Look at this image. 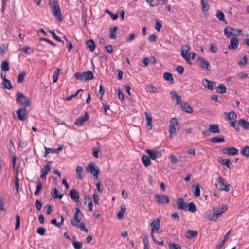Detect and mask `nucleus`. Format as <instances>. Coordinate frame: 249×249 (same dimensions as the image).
Masks as SVG:
<instances>
[{
  "instance_id": "49",
  "label": "nucleus",
  "mask_w": 249,
  "mask_h": 249,
  "mask_svg": "<svg viewBox=\"0 0 249 249\" xmlns=\"http://www.w3.org/2000/svg\"><path fill=\"white\" fill-rule=\"evenodd\" d=\"M61 70L60 68H57L55 71H54L53 76V81L54 83H55L57 81L58 79V75Z\"/></svg>"
},
{
  "instance_id": "19",
  "label": "nucleus",
  "mask_w": 249,
  "mask_h": 249,
  "mask_svg": "<svg viewBox=\"0 0 249 249\" xmlns=\"http://www.w3.org/2000/svg\"><path fill=\"white\" fill-rule=\"evenodd\" d=\"M239 40L236 37H232L230 40V44L228 47L230 49H236L239 45Z\"/></svg>"
},
{
  "instance_id": "18",
  "label": "nucleus",
  "mask_w": 249,
  "mask_h": 249,
  "mask_svg": "<svg viewBox=\"0 0 249 249\" xmlns=\"http://www.w3.org/2000/svg\"><path fill=\"white\" fill-rule=\"evenodd\" d=\"M27 113V110L25 108H20L17 111L18 117L21 121L25 120V115Z\"/></svg>"
},
{
  "instance_id": "62",
  "label": "nucleus",
  "mask_w": 249,
  "mask_h": 249,
  "mask_svg": "<svg viewBox=\"0 0 249 249\" xmlns=\"http://www.w3.org/2000/svg\"><path fill=\"white\" fill-rule=\"evenodd\" d=\"M50 171V165L48 164L45 165L43 168L41 169V172H44L45 174H48Z\"/></svg>"
},
{
  "instance_id": "39",
  "label": "nucleus",
  "mask_w": 249,
  "mask_h": 249,
  "mask_svg": "<svg viewBox=\"0 0 249 249\" xmlns=\"http://www.w3.org/2000/svg\"><path fill=\"white\" fill-rule=\"evenodd\" d=\"M239 124L243 128L246 130H249V126L248 122L245 120L241 119L239 120Z\"/></svg>"
},
{
  "instance_id": "24",
  "label": "nucleus",
  "mask_w": 249,
  "mask_h": 249,
  "mask_svg": "<svg viewBox=\"0 0 249 249\" xmlns=\"http://www.w3.org/2000/svg\"><path fill=\"white\" fill-rule=\"evenodd\" d=\"M158 157H142V160L145 166L147 167L151 165V160L150 158L153 160H156Z\"/></svg>"
},
{
  "instance_id": "28",
  "label": "nucleus",
  "mask_w": 249,
  "mask_h": 249,
  "mask_svg": "<svg viewBox=\"0 0 249 249\" xmlns=\"http://www.w3.org/2000/svg\"><path fill=\"white\" fill-rule=\"evenodd\" d=\"M209 128L211 132L213 133H219L220 132L219 125L217 124L209 125Z\"/></svg>"
},
{
  "instance_id": "34",
  "label": "nucleus",
  "mask_w": 249,
  "mask_h": 249,
  "mask_svg": "<svg viewBox=\"0 0 249 249\" xmlns=\"http://www.w3.org/2000/svg\"><path fill=\"white\" fill-rule=\"evenodd\" d=\"M216 91L218 93L220 94H224L226 92L227 88L223 84H221L219 86L215 88Z\"/></svg>"
},
{
  "instance_id": "61",
  "label": "nucleus",
  "mask_w": 249,
  "mask_h": 249,
  "mask_svg": "<svg viewBox=\"0 0 249 249\" xmlns=\"http://www.w3.org/2000/svg\"><path fill=\"white\" fill-rule=\"evenodd\" d=\"M48 32H49L50 33H51L53 36L55 38V39H56L57 41H59V42H62V40L61 39V38L58 37L55 34V33L53 31H52V30H48Z\"/></svg>"
},
{
  "instance_id": "40",
  "label": "nucleus",
  "mask_w": 249,
  "mask_h": 249,
  "mask_svg": "<svg viewBox=\"0 0 249 249\" xmlns=\"http://www.w3.org/2000/svg\"><path fill=\"white\" fill-rule=\"evenodd\" d=\"M3 85L4 87L7 89H11L12 85L10 80L6 78V74L4 75L3 78Z\"/></svg>"
},
{
  "instance_id": "48",
  "label": "nucleus",
  "mask_w": 249,
  "mask_h": 249,
  "mask_svg": "<svg viewBox=\"0 0 249 249\" xmlns=\"http://www.w3.org/2000/svg\"><path fill=\"white\" fill-rule=\"evenodd\" d=\"M218 161L222 165H225L227 167H228V168H229L230 160L229 159H222L220 158L219 159H218Z\"/></svg>"
},
{
  "instance_id": "38",
  "label": "nucleus",
  "mask_w": 249,
  "mask_h": 249,
  "mask_svg": "<svg viewBox=\"0 0 249 249\" xmlns=\"http://www.w3.org/2000/svg\"><path fill=\"white\" fill-rule=\"evenodd\" d=\"M235 31V29L234 28L226 27L224 29V33L228 37H230L232 35H234V33H233L232 31Z\"/></svg>"
},
{
  "instance_id": "4",
  "label": "nucleus",
  "mask_w": 249,
  "mask_h": 249,
  "mask_svg": "<svg viewBox=\"0 0 249 249\" xmlns=\"http://www.w3.org/2000/svg\"><path fill=\"white\" fill-rule=\"evenodd\" d=\"M215 186L219 190H224L226 192H229L230 190V184H226L225 180L221 177H219L217 179L215 183Z\"/></svg>"
},
{
  "instance_id": "13",
  "label": "nucleus",
  "mask_w": 249,
  "mask_h": 249,
  "mask_svg": "<svg viewBox=\"0 0 249 249\" xmlns=\"http://www.w3.org/2000/svg\"><path fill=\"white\" fill-rule=\"evenodd\" d=\"M89 119V115L87 112H85L84 116H82L78 118L74 122V124L77 126H81L84 123L88 121Z\"/></svg>"
},
{
  "instance_id": "7",
  "label": "nucleus",
  "mask_w": 249,
  "mask_h": 249,
  "mask_svg": "<svg viewBox=\"0 0 249 249\" xmlns=\"http://www.w3.org/2000/svg\"><path fill=\"white\" fill-rule=\"evenodd\" d=\"M220 152L221 154H226L228 155H234L238 154V149L234 147H228L224 148L220 150Z\"/></svg>"
},
{
  "instance_id": "2",
  "label": "nucleus",
  "mask_w": 249,
  "mask_h": 249,
  "mask_svg": "<svg viewBox=\"0 0 249 249\" xmlns=\"http://www.w3.org/2000/svg\"><path fill=\"white\" fill-rule=\"evenodd\" d=\"M75 78L80 81L91 80L94 78V74L91 71H88L82 73L76 72L74 75Z\"/></svg>"
},
{
  "instance_id": "53",
  "label": "nucleus",
  "mask_w": 249,
  "mask_h": 249,
  "mask_svg": "<svg viewBox=\"0 0 249 249\" xmlns=\"http://www.w3.org/2000/svg\"><path fill=\"white\" fill-rule=\"evenodd\" d=\"M241 154L243 156H249V146H247L241 150Z\"/></svg>"
},
{
  "instance_id": "63",
  "label": "nucleus",
  "mask_w": 249,
  "mask_h": 249,
  "mask_svg": "<svg viewBox=\"0 0 249 249\" xmlns=\"http://www.w3.org/2000/svg\"><path fill=\"white\" fill-rule=\"evenodd\" d=\"M93 197L94 202L95 204H99V201L100 199H99V195H98V194L96 192H95L93 194Z\"/></svg>"
},
{
  "instance_id": "20",
  "label": "nucleus",
  "mask_w": 249,
  "mask_h": 249,
  "mask_svg": "<svg viewBox=\"0 0 249 249\" xmlns=\"http://www.w3.org/2000/svg\"><path fill=\"white\" fill-rule=\"evenodd\" d=\"M205 217L209 220L211 221H215L216 220V217L215 215V213H214L213 210H209L206 211L205 213Z\"/></svg>"
},
{
  "instance_id": "64",
  "label": "nucleus",
  "mask_w": 249,
  "mask_h": 249,
  "mask_svg": "<svg viewBox=\"0 0 249 249\" xmlns=\"http://www.w3.org/2000/svg\"><path fill=\"white\" fill-rule=\"evenodd\" d=\"M46 230L43 227H39L37 230V233L41 235H44L45 233Z\"/></svg>"
},
{
  "instance_id": "14",
  "label": "nucleus",
  "mask_w": 249,
  "mask_h": 249,
  "mask_svg": "<svg viewBox=\"0 0 249 249\" xmlns=\"http://www.w3.org/2000/svg\"><path fill=\"white\" fill-rule=\"evenodd\" d=\"M176 208L178 210H183L187 211L186 203L184 202V199L182 197H179L176 200Z\"/></svg>"
},
{
  "instance_id": "5",
  "label": "nucleus",
  "mask_w": 249,
  "mask_h": 249,
  "mask_svg": "<svg viewBox=\"0 0 249 249\" xmlns=\"http://www.w3.org/2000/svg\"><path fill=\"white\" fill-rule=\"evenodd\" d=\"M178 124L177 119L173 118L170 120V135L169 137L172 139L176 135V130L177 127L178 129Z\"/></svg>"
},
{
  "instance_id": "22",
  "label": "nucleus",
  "mask_w": 249,
  "mask_h": 249,
  "mask_svg": "<svg viewBox=\"0 0 249 249\" xmlns=\"http://www.w3.org/2000/svg\"><path fill=\"white\" fill-rule=\"evenodd\" d=\"M71 225H72L73 226L79 227L82 231H85V232H88V230L87 228L86 227L84 223L82 222L79 225L73 219L71 220Z\"/></svg>"
},
{
  "instance_id": "23",
  "label": "nucleus",
  "mask_w": 249,
  "mask_h": 249,
  "mask_svg": "<svg viewBox=\"0 0 249 249\" xmlns=\"http://www.w3.org/2000/svg\"><path fill=\"white\" fill-rule=\"evenodd\" d=\"M146 151L148 154V156H162L164 154V149L162 150H152L146 149Z\"/></svg>"
},
{
  "instance_id": "56",
  "label": "nucleus",
  "mask_w": 249,
  "mask_h": 249,
  "mask_svg": "<svg viewBox=\"0 0 249 249\" xmlns=\"http://www.w3.org/2000/svg\"><path fill=\"white\" fill-rule=\"evenodd\" d=\"M15 189L16 190L17 192H18L19 188V179L18 176V173H17V176L15 177Z\"/></svg>"
},
{
  "instance_id": "3",
  "label": "nucleus",
  "mask_w": 249,
  "mask_h": 249,
  "mask_svg": "<svg viewBox=\"0 0 249 249\" xmlns=\"http://www.w3.org/2000/svg\"><path fill=\"white\" fill-rule=\"evenodd\" d=\"M16 101L17 103L23 106V108H25L30 106L31 104L30 99L20 92H18L17 93Z\"/></svg>"
},
{
  "instance_id": "15",
  "label": "nucleus",
  "mask_w": 249,
  "mask_h": 249,
  "mask_svg": "<svg viewBox=\"0 0 249 249\" xmlns=\"http://www.w3.org/2000/svg\"><path fill=\"white\" fill-rule=\"evenodd\" d=\"M202 85L205 88H207L208 89L213 90V87L215 86L216 82L214 81H211L208 80L207 79H204L202 80Z\"/></svg>"
},
{
  "instance_id": "12",
  "label": "nucleus",
  "mask_w": 249,
  "mask_h": 249,
  "mask_svg": "<svg viewBox=\"0 0 249 249\" xmlns=\"http://www.w3.org/2000/svg\"><path fill=\"white\" fill-rule=\"evenodd\" d=\"M228 205L226 204H222V207L219 209L215 208H213V211L216 217V219L219 217L224 212L228 209Z\"/></svg>"
},
{
  "instance_id": "21",
  "label": "nucleus",
  "mask_w": 249,
  "mask_h": 249,
  "mask_svg": "<svg viewBox=\"0 0 249 249\" xmlns=\"http://www.w3.org/2000/svg\"><path fill=\"white\" fill-rule=\"evenodd\" d=\"M170 94L171 95L172 99L173 101H176V104H179L181 103V97L177 94L176 91H172L170 92Z\"/></svg>"
},
{
  "instance_id": "35",
  "label": "nucleus",
  "mask_w": 249,
  "mask_h": 249,
  "mask_svg": "<svg viewBox=\"0 0 249 249\" xmlns=\"http://www.w3.org/2000/svg\"><path fill=\"white\" fill-rule=\"evenodd\" d=\"M192 188H194L193 193L195 197H197L200 196V186L199 184L193 185L192 186Z\"/></svg>"
},
{
  "instance_id": "54",
  "label": "nucleus",
  "mask_w": 249,
  "mask_h": 249,
  "mask_svg": "<svg viewBox=\"0 0 249 249\" xmlns=\"http://www.w3.org/2000/svg\"><path fill=\"white\" fill-rule=\"evenodd\" d=\"M16 222L15 225V230H17L20 227V216L17 215L16 217Z\"/></svg>"
},
{
  "instance_id": "51",
  "label": "nucleus",
  "mask_w": 249,
  "mask_h": 249,
  "mask_svg": "<svg viewBox=\"0 0 249 249\" xmlns=\"http://www.w3.org/2000/svg\"><path fill=\"white\" fill-rule=\"evenodd\" d=\"M42 188V183L41 182L40 180H39L37 182V185L36 186V190L35 192V195H37L39 194L40 191L41 190Z\"/></svg>"
},
{
  "instance_id": "31",
  "label": "nucleus",
  "mask_w": 249,
  "mask_h": 249,
  "mask_svg": "<svg viewBox=\"0 0 249 249\" xmlns=\"http://www.w3.org/2000/svg\"><path fill=\"white\" fill-rule=\"evenodd\" d=\"M225 140L224 137L216 136L212 138L210 141L213 143H221L225 142Z\"/></svg>"
},
{
  "instance_id": "6",
  "label": "nucleus",
  "mask_w": 249,
  "mask_h": 249,
  "mask_svg": "<svg viewBox=\"0 0 249 249\" xmlns=\"http://www.w3.org/2000/svg\"><path fill=\"white\" fill-rule=\"evenodd\" d=\"M197 62L198 65L203 69H206L207 71H210L211 65L210 63L203 57H199L197 59Z\"/></svg>"
},
{
  "instance_id": "50",
  "label": "nucleus",
  "mask_w": 249,
  "mask_h": 249,
  "mask_svg": "<svg viewBox=\"0 0 249 249\" xmlns=\"http://www.w3.org/2000/svg\"><path fill=\"white\" fill-rule=\"evenodd\" d=\"M1 67L2 70L3 71H7L9 70V64L6 61L2 62Z\"/></svg>"
},
{
  "instance_id": "1",
  "label": "nucleus",
  "mask_w": 249,
  "mask_h": 249,
  "mask_svg": "<svg viewBox=\"0 0 249 249\" xmlns=\"http://www.w3.org/2000/svg\"><path fill=\"white\" fill-rule=\"evenodd\" d=\"M49 5L53 15L57 18L58 20L61 21L62 13L57 1L56 0H49Z\"/></svg>"
},
{
  "instance_id": "16",
  "label": "nucleus",
  "mask_w": 249,
  "mask_h": 249,
  "mask_svg": "<svg viewBox=\"0 0 249 249\" xmlns=\"http://www.w3.org/2000/svg\"><path fill=\"white\" fill-rule=\"evenodd\" d=\"M70 197L75 202L78 203L79 201L80 196L75 189H72L69 192Z\"/></svg>"
},
{
  "instance_id": "37",
  "label": "nucleus",
  "mask_w": 249,
  "mask_h": 249,
  "mask_svg": "<svg viewBox=\"0 0 249 249\" xmlns=\"http://www.w3.org/2000/svg\"><path fill=\"white\" fill-rule=\"evenodd\" d=\"M144 114L146 117V120L147 121V125L149 126L150 127L149 128V130L152 129V117L149 115L147 112H145Z\"/></svg>"
},
{
  "instance_id": "26",
  "label": "nucleus",
  "mask_w": 249,
  "mask_h": 249,
  "mask_svg": "<svg viewBox=\"0 0 249 249\" xmlns=\"http://www.w3.org/2000/svg\"><path fill=\"white\" fill-rule=\"evenodd\" d=\"M181 107L184 111L187 113H191L193 111V107L186 102L183 103L181 105Z\"/></svg>"
},
{
  "instance_id": "8",
  "label": "nucleus",
  "mask_w": 249,
  "mask_h": 249,
  "mask_svg": "<svg viewBox=\"0 0 249 249\" xmlns=\"http://www.w3.org/2000/svg\"><path fill=\"white\" fill-rule=\"evenodd\" d=\"M190 48L187 45H183L181 49V55L182 57L188 62L190 63L191 53H188Z\"/></svg>"
},
{
  "instance_id": "46",
  "label": "nucleus",
  "mask_w": 249,
  "mask_h": 249,
  "mask_svg": "<svg viewBox=\"0 0 249 249\" xmlns=\"http://www.w3.org/2000/svg\"><path fill=\"white\" fill-rule=\"evenodd\" d=\"M76 173L78 175L77 178L79 179H82L83 178V176L82 173L83 172V168L81 166H77L76 169Z\"/></svg>"
},
{
  "instance_id": "29",
  "label": "nucleus",
  "mask_w": 249,
  "mask_h": 249,
  "mask_svg": "<svg viewBox=\"0 0 249 249\" xmlns=\"http://www.w3.org/2000/svg\"><path fill=\"white\" fill-rule=\"evenodd\" d=\"M216 16L220 21L224 22L225 24H227V21L225 19V15L223 12L219 10H217Z\"/></svg>"
},
{
  "instance_id": "57",
  "label": "nucleus",
  "mask_w": 249,
  "mask_h": 249,
  "mask_svg": "<svg viewBox=\"0 0 249 249\" xmlns=\"http://www.w3.org/2000/svg\"><path fill=\"white\" fill-rule=\"evenodd\" d=\"M237 114L233 111L230 112L228 113V117L227 119L229 120L235 119L237 117Z\"/></svg>"
},
{
  "instance_id": "41",
  "label": "nucleus",
  "mask_w": 249,
  "mask_h": 249,
  "mask_svg": "<svg viewBox=\"0 0 249 249\" xmlns=\"http://www.w3.org/2000/svg\"><path fill=\"white\" fill-rule=\"evenodd\" d=\"M163 77L166 81H170L171 83H174V78L172 74L169 72H165L163 74Z\"/></svg>"
},
{
  "instance_id": "45",
  "label": "nucleus",
  "mask_w": 249,
  "mask_h": 249,
  "mask_svg": "<svg viewBox=\"0 0 249 249\" xmlns=\"http://www.w3.org/2000/svg\"><path fill=\"white\" fill-rule=\"evenodd\" d=\"M25 75L26 73L24 71L20 73L18 76L17 82L21 83L24 80Z\"/></svg>"
},
{
  "instance_id": "9",
  "label": "nucleus",
  "mask_w": 249,
  "mask_h": 249,
  "mask_svg": "<svg viewBox=\"0 0 249 249\" xmlns=\"http://www.w3.org/2000/svg\"><path fill=\"white\" fill-rule=\"evenodd\" d=\"M155 198L156 199V202L159 204H166L169 202V197L164 194L155 195Z\"/></svg>"
},
{
  "instance_id": "52",
  "label": "nucleus",
  "mask_w": 249,
  "mask_h": 249,
  "mask_svg": "<svg viewBox=\"0 0 249 249\" xmlns=\"http://www.w3.org/2000/svg\"><path fill=\"white\" fill-rule=\"evenodd\" d=\"M248 62V58L246 56H244L242 59L238 62V64L240 66H245Z\"/></svg>"
},
{
  "instance_id": "59",
  "label": "nucleus",
  "mask_w": 249,
  "mask_h": 249,
  "mask_svg": "<svg viewBox=\"0 0 249 249\" xmlns=\"http://www.w3.org/2000/svg\"><path fill=\"white\" fill-rule=\"evenodd\" d=\"M118 98L122 101L124 100V94L120 89H118Z\"/></svg>"
},
{
  "instance_id": "32",
  "label": "nucleus",
  "mask_w": 249,
  "mask_h": 249,
  "mask_svg": "<svg viewBox=\"0 0 249 249\" xmlns=\"http://www.w3.org/2000/svg\"><path fill=\"white\" fill-rule=\"evenodd\" d=\"M126 210V206L125 205L123 204L121 206L120 211L117 214V217L119 219H122L124 217V213Z\"/></svg>"
},
{
  "instance_id": "55",
  "label": "nucleus",
  "mask_w": 249,
  "mask_h": 249,
  "mask_svg": "<svg viewBox=\"0 0 249 249\" xmlns=\"http://www.w3.org/2000/svg\"><path fill=\"white\" fill-rule=\"evenodd\" d=\"M72 244L75 249H81L82 247V243L73 241Z\"/></svg>"
},
{
  "instance_id": "43",
  "label": "nucleus",
  "mask_w": 249,
  "mask_h": 249,
  "mask_svg": "<svg viewBox=\"0 0 249 249\" xmlns=\"http://www.w3.org/2000/svg\"><path fill=\"white\" fill-rule=\"evenodd\" d=\"M168 247L169 249H181L179 244H175L171 241L168 243Z\"/></svg>"
},
{
  "instance_id": "10",
  "label": "nucleus",
  "mask_w": 249,
  "mask_h": 249,
  "mask_svg": "<svg viewBox=\"0 0 249 249\" xmlns=\"http://www.w3.org/2000/svg\"><path fill=\"white\" fill-rule=\"evenodd\" d=\"M87 170L92 174L93 176L98 178V175L100 173V170L98 168H95L94 163H90L87 167Z\"/></svg>"
},
{
  "instance_id": "25",
  "label": "nucleus",
  "mask_w": 249,
  "mask_h": 249,
  "mask_svg": "<svg viewBox=\"0 0 249 249\" xmlns=\"http://www.w3.org/2000/svg\"><path fill=\"white\" fill-rule=\"evenodd\" d=\"M75 209L76 211L74 214V220L77 222H80L82 220V217L83 216L82 213L80 209L76 207Z\"/></svg>"
},
{
  "instance_id": "44",
  "label": "nucleus",
  "mask_w": 249,
  "mask_h": 249,
  "mask_svg": "<svg viewBox=\"0 0 249 249\" xmlns=\"http://www.w3.org/2000/svg\"><path fill=\"white\" fill-rule=\"evenodd\" d=\"M230 124L231 127H233L236 130L238 131H240L239 122L237 123L236 121H231L230 122Z\"/></svg>"
},
{
  "instance_id": "30",
  "label": "nucleus",
  "mask_w": 249,
  "mask_h": 249,
  "mask_svg": "<svg viewBox=\"0 0 249 249\" xmlns=\"http://www.w3.org/2000/svg\"><path fill=\"white\" fill-rule=\"evenodd\" d=\"M86 44L87 48H89L90 51H93L96 47L95 43L93 39H90L87 41Z\"/></svg>"
},
{
  "instance_id": "33",
  "label": "nucleus",
  "mask_w": 249,
  "mask_h": 249,
  "mask_svg": "<svg viewBox=\"0 0 249 249\" xmlns=\"http://www.w3.org/2000/svg\"><path fill=\"white\" fill-rule=\"evenodd\" d=\"M118 30V27L117 26L114 27L113 28L110 27L109 28V31L111 33L110 35V38L112 39H114L116 38L117 37V30Z\"/></svg>"
},
{
  "instance_id": "42",
  "label": "nucleus",
  "mask_w": 249,
  "mask_h": 249,
  "mask_svg": "<svg viewBox=\"0 0 249 249\" xmlns=\"http://www.w3.org/2000/svg\"><path fill=\"white\" fill-rule=\"evenodd\" d=\"M201 3L202 4V11L204 12L208 11L209 8L208 0H201Z\"/></svg>"
},
{
  "instance_id": "36",
  "label": "nucleus",
  "mask_w": 249,
  "mask_h": 249,
  "mask_svg": "<svg viewBox=\"0 0 249 249\" xmlns=\"http://www.w3.org/2000/svg\"><path fill=\"white\" fill-rule=\"evenodd\" d=\"M186 206L187 207V211H189L192 213H194L196 211V206L193 202H191L188 204H186Z\"/></svg>"
},
{
  "instance_id": "27",
  "label": "nucleus",
  "mask_w": 249,
  "mask_h": 249,
  "mask_svg": "<svg viewBox=\"0 0 249 249\" xmlns=\"http://www.w3.org/2000/svg\"><path fill=\"white\" fill-rule=\"evenodd\" d=\"M198 235V232L197 231H193L191 230L187 231L186 232V237L188 239H193L195 237H196Z\"/></svg>"
},
{
  "instance_id": "47",
  "label": "nucleus",
  "mask_w": 249,
  "mask_h": 249,
  "mask_svg": "<svg viewBox=\"0 0 249 249\" xmlns=\"http://www.w3.org/2000/svg\"><path fill=\"white\" fill-rule=\"evenodd\" d=\"M146 90L150 93H155L157 91V88L152 85H147Z\"/></svg>"
},
{
  "instance_id": "17",
  "label": "nucleus",
  "mask_w": 249,
  "mask_h": 249,
  "mask_svg": "<svg viewBox=\"0 0 249 249\" xmlns=\"http://www.w3.org/2000/svg\"><path fill=\"white\" fill-rule=\"evenodd\" d=\"M45 152L44 153V155L52 153H56L58 154L63 148V145H60L57 149L55 148H45Z\"/></svg>"
},
{
  "instance_id": "58",
  "label": "nucleus",
  "mask_w": 249,
  "mask_h": 249,
  "mask_svg": "<svg viewBox=\"0 0 249 249\" xmlns=\"http://www.w3.org/2000/svg\"><path fill=\"white\" fill-rule=\"evenodd\" d=\"M35 205L37 210L39 211L41 210L42 204L39 200H36L35 202Z\"/></svg>"
},
{
  "instance_id": "60",
  "label": "nucleus",
  "mask_w": 249,
  "mask_h": 249,
  "mask_svg": "<svg viewBox=\"0 0 249 249\" xmlns=\"http://www.w3.org/2000/svg\"><path fill=\"white\" fill-rule=\"evenodd\" d=\"M106 13L108 14L112 18V20H115L118 18V15L117 14H114L112 12H111L109 10H106Z\"/></svg>"
},
{
  "instance_id": "11",
  "label": "nucleus",
  "mask_w": 249,
  "mask_h": 249,
  "mask_svg": "<svg viewBox=\"0 0 249 249\" xmlns=\"http://www.w3.org/2000/svg\"><path fill=\"white\" fill-rule=\"evenodd\" d=\"M150 226L152 227L151 233H154V232L160 233V232L159 231L160 228V219L159 218H157V219H154L151 223Z\"/></svg>"
}]
</instances>
